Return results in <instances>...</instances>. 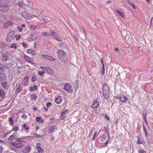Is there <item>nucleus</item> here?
<instances>
[{
    "label": "nucleus",
    "instance_id": "nucleus-1",
    "mask_svg": "<svg viewBox=\"0 0 153 153\" xmlns=\"http://www.w3.org/2000/svg\"><path fill=\"white\" fill-rule=\"evenodd\" d=\"M58 56L59 59L63 62L66 63L68 60L66 53L61 50H59L57 52Z\"/></svg>",
    "mask_w": 153,
    "mask_h": 153
},
{
    "label": "nucleus",
    "instance_id": "nucleus-2",
    "mask_svg": "<svg viewBox=\"0 0 153 153\" xmlns=\"http://www.w3.org/2000/svg\"><path fill=\"white\" fill-rule=\"evenodd\" d=\"M50 36H52L53 39L59 42L62 41L60 35L59 33H56L53 30H50Z\"/></svg>",
    "mask_w": 153,
    "mask_h": 153
},
{
    "label": "nucleus",
    "instance_id": "nucleus-3",
    "mask_svg": "<svg viewBox=\"0 0 153 153\" xmlns=\"http://www.w3.org/2000/svg\"><path fill=\"white\" fill-rule=\"evenodd\" d=\"M1 53L2 56V59L3 61H6L9 59V54L7 51L2 50L1 51Z\"/></svg>",
    "mask_w": 153,
    "mask_h": 153
},
{
    "label": "nucleus",
    "instance_id": "nucleus-4",
    "mask_svg": "<svg viewBox=\"0 0 153 153\" xmlns=\"http://www.w3.org/2000/svg\"><path fill=\"white\" fill-rule=\"evenodd\" d=\"M40 68L42 70H45V73L49 74H51L53 72V70L49 67L41 66Z\"/></svg>",
    "mask_w": 153,
    "mask_h": 153
},
{
    "label": "nucleus",
    "instance_id": "nucleus-5",
    "mask_svg": "<svg viewBox=\"0 0 153 153\" xmlns=\"http://www.w3.org/2000/svg\"><path fill=\"white\" fill-rule=\"evenodd\" d=\"M14 32L11 31L7 35L6 39V41L8 42H10L13 39L14 35Z\"/></svg>",
    "mask_w": 153,
    "mask_h": 153
},
{
    "label": "nucleus",
    "instance_id": "nucleus-6",
    "mask_svg": "<svg viewBox=\"0 0 153 153\" xmlns=\"http://www.w3.org/2000/svg\"><path fill=\"white\" fill-rule=\"evenodd\" d=\"M22 16L26 20H30L32 19L33 17L30 15H27L26 12L23 11L22 12Z\"/></svg>",
    "mask_w": 153,
    "mask_h": 153
},
{
    "label": "nucleus",
    "instance_id": "nucleus-7",
    "mask_svg": "<svg viewBox=\"0 0 153 153\" xmlns=\"http://www.w3.org/2000/svg\"><path fill=\"white\" fill-rule=\"evenodd\" d=\"M64 89L69 92H71L73 91L71 85L68 83H66L65 85Z\"/></svg>",
    "mask_w": 153,
    "mask_h": 153
},
{
    "label": "nucleus",
    "instance_id": "nucleus-8",
    "mask_svg": "<svg viewBox=\"0 0 153 153\" xmlns=\"http://www.w3.org/2000/svg\"><path fill=\"white\" fill-rule=\"evenodd\" d=\"M116 98L118 99L120 102H125L127 100V97L123 94L120 95L118 97L117 96Z\"/></svg>",
    "mask_w": 153,
    "mask_h": 153
},
{
    "label": "nucleus",
    "instance_id": "nucleus-9",
    "mask_svg": "<svg viewBox=\"0 0 153 153\" xmlns=\"http://www.w3.org/2000/svg\"><path fill=\"white\" fill-rule=\"evenodd\" d=\"M9 10V7L6 5H0V11L4 12H6Z\"/></svg>",
    "mask_w": 153,
    "mask_h": 153
},
{
    "label": "nucleus",
    "instance_id": "nucleus-10",
    "mask_svg": "<svg viewBox=\"0 0 153 153\" xmlns=\"http://www.w3.org/2000/svg\"><path fill=\"white\" fill-rule=\"evenodd\" d=\"M42 56L45 59L49 60L51 61H55V59L53 57L47 55H43Z\"/></svg>",
    "mask_w": 153,
    "mask_h": 153
},
{
    "label": "nucleus",
    "instance_id": "nucleus-11",
    "mask_svg": "<svg viewBox=\"0 0 153 153\" xmlns=\"http://www.w3.org/2000/svg\"><path fill=\"white\" fill-rule=\"evenodd\" d=\"M68 111L67 110H63L61 113V119L62 120H63L65 119L66 117L65 114H67Z\"/></svg>",
    "mask_w": 153,
    "mask_h": 153
},
{
    "label": "nucleus",
    "instance_id": "nucleus-12",
    "mask_svg": "<svg viewBox=\"0 0 153 153\" xmlns=\"http://www.w3.org/2000/svg\"><path fill=\"white\" fill-rule=\"evenodd\" d=\"M57 129L56 126H52L48 128V131L49 133H52L55 132Z\"/></svg>",
    "mask_w": 153,
    "mask_h": 153
},
{
    "label": "nucleus",
    "instance_id": "nucleus-13",
    "mask_svg": "<svg viewBox=\"0 0 153 153\" xmlns=\"http://www.w3.org/2000/svg\"><path fill=\"white\" fill-rule=\"evenodd\" d=\"M102 89L103 92H109V87L105 83L103 85Z\"/></svg>",
    "mask_w": 153,
    "mask_h": 153
},
{
    "label": "nucleus",
    "instance_id": "nucleus-14",
    "mask_svg": "<svg viewBox=\"0 0 153 153\" xmlns=\"http://www.w3.org/2000/svg\"><path fill=\"white\" fill-rule=\"evenodd\" d=\"M12 145L14 147L20 148L23 146L24 145L22 143H14L12 144Z\"/></svg>",
    "mask_w": 153,
    "mask_h": 153
},
{
    "label": "nucleus",
    "instance_id": "nucleus-15",
    "mask_svg": "<svg viewBox=\"0 0 153 153\" xmlns=\"http://www.w3.org/2000/svg\"><path fill=\"white\" fill-rule=\"evenodd\" d=\"M13 22L10 21H8L4 24L3 27L4 28H7L9 26L13 25Z\"/></svg>",
    "mask_w": 153,
    "mask_h": 153
},
{
    "label": "nucleus",
    "instance_id": "nucleus-16",
    "mask_svg": "<svg viewBox=\"0 0 153 153\" xmlns=\"http://www.w3.org/2000/svg\"><path fill=\"white\" fill-rule=\"evenodd\" d=\"M16 132H14L12 135L10 136L8 138V140H12L14 139L16 137Z\"/></svg>",
    "mask_w": 153,
    "mask_h": 153
},
{
    "label": "nucleus",
    "instance_id": "nucleus-17",
    "mask_svg": "<svg viewBox=\"0 0 153 153\" xmlns=\"http://www.w3.org/2000/svg\"><path fill=\"white\" fill-rule=\"evenodd\" d=\"M142 135H139L137 136V144H142L143 143H145V142H143V140H142L140 139L141 138Z\"/></svg>",
    "mask_w": 153,
    "mask_h": 153
},
{
    "label": "nucleus",
    "instance_id": "nucleus-18",
    "mask_svg": "<svg viewBox=\"0 0 153 153\" xmlns=\"http://www.w3.org/2000/svg\"><path fill=\"white\" fill-rule=\"evenodd\" d=\"M28 77L27 76H26L24 79V80L23 81V83L24 85L27 86L28 84Z\"/></svg>",
    "mask_w": 153,
    "mask_h": 153
},
{
    "label": "nucleus",
    "instance_id": "nucleus-19",
    "mask_svg": "<svg viewBox=\"0 0 153 153\" xmlns=\"http://www.w3.org/2000/svg\"><path fill=\"white\" fill-rule=\"evenodd\" d=\"M99 105V102L97 101H94L91 106V108H95L97 107Z\"/></svg>",
    "mask_w": 153,
    "mask_h": 153
},
{
    "label": "nucleus",
    "instance_id": "nucleus-20",
    "mask_svg": "<svg viewBox=\"0 0 153 153\" xmlns=\"http://www.w3.org/2000/svg\"><path fill=\"white\" fill-rule=\"evenodd\" d=\"M27 52L28 53H31L33 55H36L35 50L33 49H28L27 51Z\"/></svg>",
    "mask_w": 153,
    "mask_h": 153
},
{
    "label": "nucleus",
    "instance_id": "nucleus-21",
    "mask_svg": "<svg viewBox=\"0 0 153 153\" xmlns=\"http://www.w3.org/2000/svg\"><path fill=\"white\" fill-rule=\"evenodd\" d=\"M103 96L105 99H108L109 97V92H103Z\"/></svg>",
    "mask_w": 153,
    "mask_h": 153
},
{
    "label": "nucleus",
    "instance_id": "nucleus-22",
    "mask_svg": "<svg viewBox=\"0 0 153 153\" xmlns=\"http://www.w3.org/2000/svg\"><path fill=\"white\" fill-rule=\"evenodd\" d=\"M24 58L25 59L27 60L29 63H31V62L33 61V59L29 57V56L25 55L24 56Z\"/></svg>",
    "mask_w": 153,
    "mask_h": 153
},
{
    "label": "nucleus",
    "instance_id": "nucleus-23",
    "mask_svg": "<svg viewBox=\"0 0 153 153\" xmlns=\"http://www.w3.org/2000/svg\"><path fill=\"white\" fill-rule=\"evenodd\" d=\"M31 148L29 146L26 147L23 150L24 153H28L31 150Z\"/></svg>",
    "mask_w": 153,
    "mask_h": 153
},
{
    "label": "nucleus",
    "instance_id": "nucleus-24",
    "mask_svg": "<svg viewBox=\"0 0 153 153\" xmlns=\"http://www.w3.org/2000/svg\"><path fill=\"white\" fill-rule=\"evenodd\" d=\"M62 99L61 98V97H58L55 98V101L57 104H59L60 102H62Z\"/></svg>",
    "mask_w": 153,
    "mask_h": 153
},
{
    "label": "nucleus",
    "instance_id": "nucleus-25",
    "mask_svg": "<svg viewBox=\"0 0 153 153\" xmlns=\"http://www.w3.org/2000/svg\"><path fill=\"white\" fill-rule=\"evenodd\" d=\"M36 121L40 123H43L44 122V120L41 117H37L36 119Z\"/></svg>",
    "mask_w": 153,
    "mask_h": 153
},
{
    "label": "nucleus",
    "instance_id": "nucleus-26",
    "mask_svg": "<svg viewBox=\"0 0 153 153\" xmlns=\"http://www.w3.org/2000/svg\"><path fill=\"white\" fill-rule=\"evenodd\" d=\"M116 12L121 17H122L123 18H124L125 15L123 12H121L118 10H116Z\"/></svg>",
    "mask_w": 153,
    "mask_h": 153
},
{
    "label": "nucleus",
    "instance_id": "nucleus-27",
    "mask_svg": "<svg viewBox=\"0 0 153 153\" xmlns=\"http://www.w3.org/2000/svg\"><path fill=\"white\" fill-rule=\"evenodd\" d=\"M37 38V36L35 34H32L30 35V39L31 41L35 40Z\"/></svg>",
    "mask_w": 153,
    "mask_h": 153
},
{
    "label": "nucleus",
    "instance_id": "nucleus-28",
    "mask_svg": "<svg viewBox=\"0 0 153 153\" xmlns=\"http://www.w3.org/2000/svg\"><path fill=\"white\" fill-rule=\"evenodd\" d=\"M5 94L4 90L2 89H0V96L3 98H4L5 97Z\"/></svg>",
    "mask_w": 153,
    "mask_h": 153
},
{
    "label": "nucleus",
    "instance_id": "nucleus-29",
    "mask_svg": "<svg viewBox=\"0 0 153 153\" xmlns=\"http://www.w3.org/2000/svg\"><path fill=\"white\" fill-rule=\"evenodd\" d=\"M38 88L37 86L36 85H34L33 87L31 86L30 88V90L32 91H33L34 90L36 91Z\"/></svg>",
    "mask_w": 153,
    "mask_h": 153
},
{
    "label": "nucleus",
    "instance_id": "nucleus-30",
    "mask_svg": "<svg viewBox=\"0 0 153 153\" xmlns=\"http://www.w3.org/2000/svg\"><path fill=\"white\" fill-rule=\"evenodd\" d=\"M147 114L146 112V111H143V115L144 120H145L146 124H148L147 121L146 119V116Z\"/></svg>",
    "mask_w": 153,
    "mask_h": 153
},
{
    "label": "nucleus",
    "instance_id": "nucleus-31",
    "mask_svg": "<svg viewBox=\"0 0 153 153\" xmlns=\"http://www.w3.org/2000/svg\"><path fill=\"white\" fill-rule=\"evenodd\" d=\"M19 127L17 126H15L13 127L10 131H17L19 129Z\"/></svg>",
    "mask_w": 153,
    "mask_h": 153
},
{
    "label": "nucleus",
    "instance_id": "nucleus-32",
    "mask_svg": "<svg viewBox=\"0 0 153 153\" xmlns=\"http://www.w3.org/2000/svg\"><path fill=\"white\" fill-rule=\"evenodd\" d=\"M1 85L3 88H8L7 83L6 82H4L1 83Z\"/></svg>",
    "mask_w": 153,
    "mask_h": 153
},
{
    "label": "nucleus",
    "instance_id": "nucleus-33",
    "mask_svg": "<svg viewBox=\"0 0 153 153\" xmlns=\"http://www.w3.org/2000/svg\"><path fill=\"white\" fill-rule=\"evenodd\" d=\"M5 19V17L3 14H0V21L3 22Z\"/></svg>",
    "mask_w": 153,
    "mask_h": 153
},
{
    "label": "nucleus",
    "instance_id": "nucleus-34",
    "mask_svg": "<svg viewBox=\"0 0 153 153\" xmlns=\"http://www.w3.org/2000/svg\"><path fill=\"white\" fill-rule=\"evenodd\" d=\"M22 86L21 85H19L18 88L17 89L16 92L17 93H19L21 91L22 88Z\"/></svg>",
    "mask_w": 153,
    "mask_h": 153
},
{
    "label": "nucleus",
    "instance_id": "nucleus-35",
    "mask_svg": "<svg viewBox=\"0 0 153 153\" xmlns=\"http://www.w3.org/2000/svg\"><path fill=\"white\" fill-rule=\"evenodd\" d=\"M43 71H39L38 72V74L39 75L42 76H43L44 74L45 73V70H42Z\"/></svg>",
    "mask_w": 153,
    "mask_h": 153
},
{
    "label": "nucleus",
    "instance_id": "nucleus-36",
    "mask_svg": "<svg viewBox=\"0 0 153 153\" xmlns=\"http://www.w3.org/2000/svg\"><path fill=\"white\" fill-rule=\"evenodd\" d=\"M143 128L144 130V133L146 136V137H148L147 132L146 130V128L144 125H143Z\"/></svg>",
    "mask_w": 153,
    "mask_h": 153
},
{
    "label": "nucleus",
    "instance_id": "nucleus-37",
    "mask_svg": "<svg viewBox=\"0 0 153 153\" xmlns=\"http://www.w3.org/2000/svg\"><path fill=\"white\" fill-rule=\"evenodd\" d=\"M4 71V67L2 65L0 64V74H1Z\"/></svg>",
    "mask_w": 153,
    "mask_h": 153
},
{
    "label": "nucleus",
    "instance_id": "nucleus-38",
    "mask_svg": "<svg viewBox=\"0 0 153 153\" xmlns=\"http://www.w3.org/2000/svg\"><path fill=\"white\" fill-rule=\"evenodd\" d=\"M18 6L20 7H24L25 4H23V2H20L18 4Z\"/></svg>",
    "mask_w": 153,
    "mask_h": 153
},
{
    "label": "nucleus",
    "instance_id": "nucleus-39",
    "mask_svg": "<svg viewBox=\"0 0 153 153\" xmlns=\"http://www.w3.org/2000/svg\"><path fill=\"white\" fill-rule=\"evenodd\" d=\"M27 124L25 123H24L22 125V126L24 128L26 131H28L29 129V127H27Z\"/></svg>",
    "mask_w": 153,
    "mask_h": 153
},
{
    "label": "nucleus",
    "instance_id": "nucleus-40",
    "mask_svg": "<svg viewBox=\"0 0 153 153\" xmlns=\"http://www.w3.org/2000/svg\"><path fill=\"white\" fill-rule=\"evenodd\" d=\"M30 97L32 100H34L37 98V97L36 94H33L31 95Z\"/></svg>",
    "mask_w": 153,
    "mask_h": 153
},
{
    "label": "nucleus",
    "instance_id": "nucleus-41",
    "mask_svg": "<svg viewBox=\"0 0 153 153\" xmlns=\"http://www.w3.org/2000/svg\"><path fill=\"white\" fill-rule=\"evenodd\" d=\"M10 47L11 48H13L14 49H16L17 48V46L15 43H13L10 46Z\"/></svg>",
    "mask_w": 153,
    "mask_h": 153
},
{
    "label": "nucleus",
    "instance_id": "nucleus-42",
    "mask_svg": "<svg viewBox=\"0 0 153 153\" xmlns=\"http://www.w3.org/2000/svg\"><path fill=\"white\" fill-rule=\"evenodd\" d=\"M36 28V26L34 25V26L33 25H31L30 26V28L31 29L33 30H35Z\"/></svg>",
    "mask_w": 153,
    "mask_h": 153
},
{
    "label": "nucleus",
    "instance_id": "nucleus-43",
    "mask_svg": "<svg viewBox=\"0 0 153 153\" xmlns=\"http://www.w3.org/2000/svg\"><path fill=\"white\" fill-rule=\"evenodd\" d=\"M37 149V150L38 152L39 153H42L43 150L42 149L41 147H40L39 148Z\"/></svg>",
    "mask_w": 153,
    "mask_h": 153
},
{
    "label": "nucleus",
    "instance_id": "nucleus-44",
    "mask_svg": "<svg viewBox=\"0 0 153 153\" xmlns=\"http://www.w3.org/2000/svg\"><path fill=\"white\" fill-rule=\"evenodd\" d=\"M42 34L43 35H45L47 36H50V31L49 33H48L46 31H45Z\"/></svg>",
    "mask_w": 153,
    "mask_h": 153
},
{
    "label": "nucleus",
    "instance_id": "nucleus-45",
    "mask_svg": "<svg viewBox=\"0 0 153 153\" xmlns=\"http://www.w3.org/2000/svg\"><path fill=\"white\" fill-rule=\"evenodd\" d=\"M105 73V69L104 67V65L102 66V75H103Z\"/></svg>",
    "mask_w": 153,
    "mask_h": 153
},
{
    "label": "nucleus",
    "instance_id": "nucleus-46",
    "mask_svg": "<svg viewBox=\"0 0 153 153\" xmlns=\"http://www.w3.org/2000/svg\"><path fill=\"white\" fill-rule=\"evenodd\" d=\"M16 141L17 142H23V138H18L16 140Z\"/></svg>",
    "mask_w": 153,
    "mask_h": 153
},
{
    "label": "nucleus",
    "instance_id": "nucleus-47",
    "mask_svg": "<svg viewBox=\"0 0 153 153\" xmlns=\"http://www.w3.org/2000/svg\"><path fill=\"white\" fill-rule=\"evenodd\" d=\"M41 147V143H38L36 144V148L37 149Z\"/></svg>",
    "mask_w": 153,
    "mask_h": 153
},
{
    "label": "nucleus",
    "instance_id": "nucleus-48",
    "mask_svg": "<svg viewBox=\"0 0 153 153\" xmlns=\"http://www.w3.org/2000/svg\"><path fill=\"white\" fill-rule=\"evenodd\" d=\"M138 153H146V152L143 150H139Z\"/></svg>",
    "mask_w": 153,
    "mask_h": 153
},
{
    "label": "nucleus",
    "instance_id": "nucleus-49",
    "mask_svg": "<svg viewBox=\"0 0 153 153\" xmlns=\"http://www.w3.org/2000/svg\"><path fill=\"white\" fill-rule=\"evenodd\" d=\"M21 117L22 118L26 119L27 117V116L24 114L21 116Z\"/></svg>",
    "mask_w": 153,
    "mask_h": 153
},
{
    "label": "nucleus",
    "instance_id": "nucleus-50",
    "mask_svg": "<svg viewBox=\"0 0 153 153\" xmlns=\"http://www.w3.org/2000/svg\"><path fill=\"white\" fill-rule=\"evenodd\" d=\"M36 79L35 76H33L31 78V80L33 82H34L36 80Z\"/></svg>",
    "mask_w": 153,
    "mask_h": 153
},
{
    "label": "nucleus",
    "instance_id": "nucleus-51",
    "mask_svg": "<svg viewBox=\"0 0 153 153\" xmlns=\"http://www.w3.org/2000/svg\"><path fill=\"white\" fill-rule=\"evenodd\" d=\"M17 29L18 30H19V32H21L23 30V29L22 28V27H21L20 28L19 27H17Z\"/></svg>",
    "mask_w": 153,
    "mask_h": 153
},
{
    "label": "nucleus",
    "instance_id": "nucleus-52",
    "mask_svg": "<svg viewBox=\"0 0 153 153\" xmlns=\"http://www.w3.org/2000/svg\"><path fill=\"white\" fill-rule=\"evenodd\" d=\"M20 37H21V36L20 35H19L18 36L16 35L15 36V37L16 38V40H18V39H19L20 38Z\"/></svg>",
    "mask_w": 153,
    "mask_h": 153
},
{
    "label": "nucleus",
    "instance_id": "nucleus-53",
    "mask_svg": "<svg viewBox=\"0 0 153 153\" xmlns=\"http://www.w3.org/2000/svg\"><path fill=\"white\" fill-rule=\"evenodd\" d=\"M130 4L134 9H136L135 6L134 4L131 3Z\"/></svg>",
    "mask_w": 153,
    "mask_h": 153
},
{
    "label": "nucleus",
    "instance_id": "nucleus-54",
    "mask_svg": "<svg viewBox=\"0 0 153 153\" xmlns=\"http://www.w3.org/2000/svg\"><path fill=\"white\" fill-rule=\"evenodd\" d=\"M9 134V133H7V132H6L4 134H3V136L4 137H5L6 136Z\"/></svg>",
    "mask_w": 153,
    "mask_h": 153
},
{
    "label": "nucleus",
    "instance_id": "nucleus-55",
    "mask_svg": "<svg viewBox=\"0 0 153 153\" xmlns=\"http://www.w3.org/2000/svg\"><path fill=\"white\" fill-rule=\"evenodd\" d=\"M105 118L107 120H110L109 117L107 115H106L105 116Z\"/></svg>",
    "mask_w": 153,
    "mask_h": 153
},
{
    "label": "nucleus",
    "instance_id": "nucleus-56",
    "mask_svg": "<svg viewBox=\"0 0 153 153\" xmlns=\"http://www.w3.org/2000/svg\"><path fill=\"white\" fill-rule=\"evenodd\" d=\"M3 148L1 146H0V153H1L3 151Z\"/></svg>",
    "mask_w": 153,
    "mask_h": 153
},
{
    "label": "nucleus",
    "instance_id": "nucleus-57",
    "mask_svg": "<svg viewBox=\"0 0 153 153\" xmlns=\"http://www.w3.org/2000/svg\"><path fill=\"white\" fill-rule=\"evenodd\" d=\"M52 105V104L51 102H48L47 104V107H48L49 106L51 105Z\"/></svg>",
    "mask_w": 153,
    "mask_h": 153
},
{
    "label": "nucleus",
    "instance_id": "nucleus-58",
    "mask_svg": "<svg viewBox=\"0 0 153 153\" xmlns=\"http://www.w3.org/2000/svg\"><path fill=\"white\" fill-rule=\"evenodd\" d=\"M104 132L105 133H108V130L106 128L104 127Z\"/></svg>",
    "mask_w": 153,
    "mask_h": 153
},
{
    "label": "nucleus",
    "instance_id": "nucleus-59",
    "mask_svg": "<svg viewBox=\"0 0 153 153\" xmlns=\"http://www.w3.org/2000/svg\"><path fill=\"white\" fill-rule=\"evenodd\" d=\"M9 119V122H12L13 121V120L12 119V118L10 117H9L8 118Z\"/></svg>",
    "mask_w": 153,
    "mask_h": 153
},
{
    "label": "nucleus",
    "instance_id": "nucleus-60",
    "mask_svg": "<svg viewBox=\"0 0 153 153\" xmlns=\"http://www.w3.org/2000/svg\"><path fill=\"white\" fill-rule=\"evenodd\" d=\"M46 20H47V18H43L42 19V21H43L45 22H46Z\"/></svg>",
    "mask_w": 153,
    "mask_h": 153
},
{
    "label": "nucleus",
    "instance_id": "nucleus-61",
    "mask_svg": "<svg viewBox=\"0 0 153 153\" xmlns=\"http://www.w3.org/2000/svg\"><path fill=\"white\" fill-rule=\"evenodd\" d=\"M22 44L23 45V46L24 47H25L27 46V44H25L24 42H23L22 43Z\"/></svg>",
    "mask_w": 153,
    "mask_h": 153
},
{
    "label": "nucleus",
    "instance_id": "nucleus-62",
    "mask_svg": "<svg viewBox=\"0 0 153 153\" xmlns=\"http://www.w3.org/2000/svg\"><path fill=\"white\" fill-rule=\"evenodd\" d=\"M97 132L96 131H95L94 133V136H94V137H96V135H97Z\"/></svg>",
    "mask_w": 153,
    "mask_h": 153
},
{
    "label": "nucleus",
    "instance_id": "nucleus-63",
    "mask_svg": "<svg viewBox=\"0 0 153 153\" xmlns=\"http://www.w3.org/2000/svg\"><path fill=\"white\" fill-rule=\"evenodd\" d=\"M0 142L4 143H5V141L3 140H1L0 139Z\"/></svg>",
    "mask_w": 153,
    "mask_h": 153
},
{
    "label": "nucleus",
    "instance_id": "nucleus-64",
    "mask_svg": "<svg viewBox=\"0 0 153 153\" xmlns=\"http://www.w3.org/2000/svg\"><path fill=\"white\" fill-rule=\"evenodd\" d=\"M13 121L11 122L10 123V125L11 126H12L13 125Z\"/></svg>",
    "mask_w": 153,
    "mask_h": 153
}]
</instances>
